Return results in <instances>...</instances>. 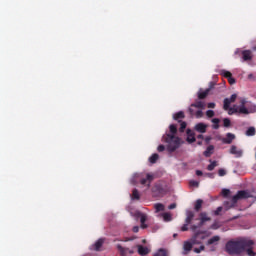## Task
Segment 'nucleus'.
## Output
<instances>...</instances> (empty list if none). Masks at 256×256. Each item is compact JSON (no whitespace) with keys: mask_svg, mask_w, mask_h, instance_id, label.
Masks as SVG:
<instances>
[{"mask_svg":"<svg viewBox=\"0 0 256 256\" xmlns=\"http://www.w3.org/2000/svg\"><path fill=\"white\" fill-rule=\"evenodd\" d=\"M255 249V240L251 238L242 237L237 238L236 240H229L225 245V251L228 255H248L256 256Z\"/></svg>","mask_w":256,"mask_h":256,"instance_id":"1","label":"nucleus"},{"mask_svg":"<svg viewBox=\"0 0 256 256\" xmlns=\"http://www.w3.org/2000/svg\"><path fill=\"white\" fill-rule=\"evenodd\" d=\"M203 207V201L201 199L196 200L194 209L195 211L199 212L201 211V208Z\"/></svg>","mask_w":256,"mask_h":256,"instance_id":"25","label":"nucleus"},{"mask_svg":"<svg viewBox=\"0 0 256 256\" xmlns=\"http://www.w3.org/2000/svg\"><path fill=\"white\" fill-rule=\"evenodd\" d=\"M242 59L243 61H251V59H253V53L251 52V50H243Z\"/></svg>","mask_w":256,"mask_h":256,"instance_id":"10","label":"nucleus"},{"mask_svg":"<svg viewBox=\"0 0 256 256\" xmlns=\"http://www.w3.org/2000/svg\"><path fill=\"white\" fill-rule=\"evenodd\" d=\"M216 167H217V161H213V162H211V164H209L207 166V170L208 171H213Z\"/></svg>","mask_w":256,"mask_h":256,"instance_id":"32","label":"nucleus"},{"mask_svg":"<svg viewBox=\"0 0 256 256\" xmlns=\"http://www.w3.org/2000/svg\"><path fill=\"white\" fill-rule=\"evenodd\" d=\"M191 107H194L195 109H205V102L196 101L195 103L191 104Z\"/></svg>","mask_w":256,"mask_h":256,"instance_id":"20","label":"nucleus"},{"mask_svg":"<svg viewBox=\"0 0 256 256\" xmlns=\"http://www.w3.org/2000/svg\"><path fill=\"white\" fill-rule=\"evenodd\" d=\"M230 103H235L237 100V94H232L230 98H228Z\"/></svg>","mask_w":256,"mask_h":256,"instance_id":"46","label":"nucleus"},{"mask_svg":"<svg viewBox=\"0 0 256 256\" xmlns=\"http://www.w3.org/2000/svg\"><path fill=\"white\" fill-rule=\"evenodd\" d=\"M234 139H235V134L227 133L226 138H224L223 142L226 143L227 145H231Z\"/></svg>","mask_w":256,"mask_h":256,"instance_id":"16","label":"nucleus"},{"mask_svg":"<svg viewBox=\"0 0 256 256\" xmlns=\"http://www.w3.org/2000/svg\"><path fill=\"white\" fill-rule=\"evenodd\" d=\"M162 217H163L164 221H166V222H169V221H171V219H172L171 214H170V213H167V212L163 213V214H162Z\"/></svg>","mask_w":256,"mask_h":256,"instance_id":"33","label":"nucleus"},{"mask_svg":"<svg viewBox=\"0 0 256 256\" xmlns=\"http://www.w3.org/2000/svg\"><path fill=\"white\" fill-rule=\"evenodd\" d=\"M200 241H204V239H207V236H205V233L200 234L199 238Z\"/></svg>","mask_w":256,"mask_h":256,"instance_id":"53","label":"nucleus"},{"mask_svg":"<svg viewBox=\"0 0 256 256\" xmlns=\"http://www.w3.org/2000/svg\"><path fill=\"white\" fill-rule=\"evenodd\" d=\"M215 150V146L210 145L207 147V149L204 151V157H211L213 155V151Z\"/></svg>","mask_w":256,"mask_h":256,"instance_id":"19","label":"nucleus"},{"mask_svg":"<svg viewBox=\"0 0 256 256\" xmlns=\"http://www.w3.org/2000/svg\"><path fill=\"white\" fill-rule=\"evenodd\" d=\"M211 89H213V86H210L208 89H206L203 92H199L198 99H205L207 97V95H209V93L211 92Z\"/></svg>","mask_w":256,"mask_h":256,"instance_id":"18","label":"nucleus"},{"mask_svg":"<svg viewBox=\"0 0 256 256\" xmlns=\"http://www.w3.org/2000/svg\"><path fill=\"white\" fill-rule=\"evenodd\" d=\"M219 177H225L227 175V171L225 169L221 168L218 170Z\"/></svg>","mask_w":256,"mask_h":256,"instance_id":"41","label":"nucleus"},{"mask_svg":"<svg viewBox=\"0 0 256 256\" xmlns=\"http://www.w3.org/2000/svg\"><path fill=\"white\" fill-rule=\"evenodd\" d=\"M231 155H235L236 157H241L243 155V150H239L237 146H231L230 148Z\"/></svg>","mask_w":256,"mask_h":256,"instance_id":"13","label":"nucleus"},{"mask_svg":"<svg viewBox=\"0 0 256 256\" xmlns=\"http://www.w3.org/2000/svg\"><path fill=\"white\" fill-rule=\"evenodd\" d=\"M157 161H159V154L154 153L149 157V163H151L152 165H155Z\"/></svg>","mask_w":256,"mask_h":256,"instance_id":"24","label":"nucleus"},{"mask_svg":"<svg viewBox=\"0 0 256 256\" xmlns=\"http://www.w3.org/2000/svg\"><path fill=\"white\" fill-rule=\"evenodd\" d=\"M237 195H238L239 199L251 198V193H249V191H247V190H240L237 192Z\"/></svg>","mask_w":256,"mask_h":256,"instance_id":"11","label":"nucleus"},{"mask_svg":"<svg viewBox=\"0 0 256 256\" xmlns=\"http://www.w3.org/2000/svg\"><path fill=\"white\" fill-rule=\"evenodd\" d=\"M194 117H196V119H201L203 117V111L202 110H198L195 112Z\"/></svg>","mask_w":256,"mask_h":256,"instance_id":"39","label":"nucleus"},{"mask_svg":"<svg viewBox=\"0 0 256 256\" xmlns=\"http://www.w3.org/2000/svg\"><path fill=\"white\" fill-rule=\"evenodd\" d=\"M255 133H256V130H255V127L253 126L249 127L246 131L247 137H254Z\"/></svg>","mask_w":256,"mask_h":256,"instance_id":"27","label":"nucleus"},{"mask_svg":"<svg viewBox=\"0 0 256 256\" xmlns=\"http://www.w3.org/2000/svg\"><path fill=\"white\" fill-rule=\"evenodd\" d=\"M186 141L188 143H195L196 139H195V134L191 131V129L187 130V138Z\"/></svg>","mask_w":256,"mask_h":256,"instance_id":"15","label":"nucleus"},{"mask_svg":"<svg viewBox=\"0 0 256 256\" xmlns=\"http://www.w3.org/2000/svg\"><path fill=\"white\" fill-rule=\"evenodd\" d=\"M131 199H132L133 201H139V199H141V195L139 194V190L134 189V190L132 191Z\"/></svg>","mask_w":256,"mask_h":256,"instance_id":"22","label":"nucleus"},{"mask_svg":"<svg viewBox=\"0 0 256 256\" xmlns=\"http://www.w3.org/2000/svg\"><path fill=\"white\" fill-rule=\"evenodd\" d=\"M229 193H231V191H230L229 189H223V190H222V195H223L224 197H227V196L229 195Z\"/></svg>","mask_w":256,"mask_h":256,"instance_id":"48","label":"nucleus"},{"mask_svg":"<svg viewBox=\"0 0 256 256\" xmlns=\"http://www.w3.org/2000/svg\"><path fill=\"white\" fill-rule=\"evenodd\" d=\"M170 133L163 136L165 143H167V149L170 153H173L179 149L181 145V138L175 136L177 134V125L171 124L169 126Z\"/></svg>","mask_w":256,"mask_h":256,"instance_id":"2","label":"nucleus"},{"mask_svg":"<svg viewBox=\"0 0 256 256\" xmlns=\"http://www.w3.org/2000/svg\"><path fill=\"white\" fill-rule=\"evenodd\" d=\"M132 231L133 233H139V226H134Z\"/></svg>","mask_w":256,"mask_h":256,"instance_id":"55","label":"nucleus"},{"mask_svg":"<svg viewBox=\"0 0 256 256\" xmlns=\"http://www.w3.org/2000/svg\"><path fill=\"white\" fill-rule=\"evenodd\" d=\"M206 116H207L209 119L215 117V111H213V110H208V111H206Z\"/></svg>","mask_w":256,"mask_h":256,"instance_id":"40","label":"nucleus"},{"mask_svg":"<svg viewBox=\"0 0 256 256\" xmlns=\"http://www.w3.org/2000/svg\"><path fill=\"white\" fill-rule=\"evenodd\" d=\"M152 193L156 195V197H159V195H165L167 193V190L165 189V185L161 182H157L152 187Z\"/></svg>","mask_w":256,"mask_h":256,"instance_id":"4","label":"nucleus"},{"mask_svg":"<svg viewBox=\"0 0 256 256\" xmlns=\"http://www.w3.org/2000/svg\"><path fill=\"white\" fill-rule=\"evenodd\" d=\"M194 129L197 133H207V124L200 122L195 125Z\"/></svg>","mask_w":256,"mask_h":256,"instance_id":"8","label":"nucleus"},{"mask_svg":"<svg viewBox=\"0 0 256 256\" xmlns=\"http://www.w3.org/2000/svg\"><path fill=\"white\" fill-rule=\"evenodd\" d=\"M231 103L232 102L229 100V98L224 99V106H223L224 111H229V108L231 107Z\"/></svg>","mask_w":256,"mask_h":256,"instance_id":"29","label":"nucleus"},{"mask_svg":"<svg viewBox=\"0 0 256 256\" xmlns=\"http://www.w3.org/2000/svg\"><path fill=\"white\" fill-rule=\"evenodd\" d=\"M205 176L209 177V179H215V174L213 173H206Z\"/></svg>","mask_w":256,"mask_h":256,"instance_id":"51","label":"nucleus"},{"mask_svg":"<svg viewBox=\"0 0 256 256\" xmlns=\"http://www.w3.org/2000/svg\"><path fill=\"white\" fill-rule=\"evenodd\" d=\"M154 209H155L156 213H159L161 211H165V205H163L161 203H156L154 205Z\"/></svg>","mask_w":256,"mask_h":256,"instance_id":"26","label":"nucleus"},{"mask_svg":"<svg viewBox=\"0 0 256 256\" xmlns=\"http://www.w3.org/2000/svg\"><path fill=\"white\" fill-rule=\"evenodd\" d=\"M194 218H195V213L193 211H187L185 223H187V225H191Z\"/></svg>","mask_w":256,"mask_h":256,"instance_id":"14","label":"nucleus"},{"mask_svg":"<svg viewBox=\"0 0 256 256\" xmlns=\"http://www.w3.org/2000/svg\"><path fill=\"white\" fill-rule=\"evenodd\" d=\"M206 141H207V143H209V141H211V137H207Z\"/></svg>","mask_w":256,"mask_h":256,"instance_id":"60","label":"nucleus"},{"mask_svg":"<svg viewBox=\"0 0 256 256\" xmlns=\"http://www.w3.org/2000/svg\"><path fill=\"white\" fill-rule=\"evenodd\" d=\"M205 249L204 245H201L199 248H194L193 251L194 253H201Z\"/></svg>","mask_w":256,"mask_h":256,"instance_id":"45","label":"nucleus"},{"mask_svg":"<svg viewBox=\"0 0 256 256\" xmlns=\"http://www.w3.org/2000/svg\"><path fill=\"white\" fill-rule=\"evenodd\" d=\"M103 243H105V241L103 239H98L95 244L92 246L94 251H100L101 247H103Z\"/></svg>","mask_w":256,"mask_h":256,"instance_id":"17","label":"nucleus"},{"mask_svg":"<svg viewBox=\"0 0 256 256\" xmlns=\"http://www.w3.org/2000/svg\"><path fill=\"white\" fill-rule=\"evenodd\" d=\"M179 119H185V112L179 111L173 115L174 121H179Z\"/></svg>","mask_w":256,"mask_h":256,"instance_id":"21","label":"nucleus"},{"mask_svg":"<svg viewBox=\"0 0 256 256\" xmlns=\"http://www.w3.org/2000/svg\"><path fill=\"white\" fill-rule=\"evenodd\" d=\"M196 175H197L198 177H201V176L203 175V171H201V170H196Z\"/></svg>","mask_w":256,"mask_h":256,"instance_id":"56","label":"nucleus"},{"mask_svg":"<svg viewBox=\"0 0 256 256\" xmlns=\"http://www.w3.org/2000/svg\"><path fill=\"white\" fill-rule=\"evenodd\" d=\"M197 139H203V134H199V135L197 136Z\"/></svg>","mask_w":256,"mask_h":256,"instance_id":"59","label":"nucleus"},{"mask_svg":"<svg viewBox=\"0 0 256 256\" xmlns=\"http://www.w3.org/2000/svg\"><path fill=\"white\" fill-rule=\"evenodd\" d=\"M185 129H187V122H180V128H179L180 133H184Z\"/></svg>","mask_w":256,"mask_h":256,"instance_id":"34","label":"nucleus"},{"mask_svg":"<svg viewBox=\"0 0 256 256\" xmlns=\"http://www.w3.org/2000/svg\"><path fill=\"white\" fill-rule=\"evenodd\" d=\"M177 207V204H175V203H172V204H170L169 206H168V209H175Z\"/></svg>","mask_w":256,"mask_h":256,"instance_id":"54","label":"nucleus"},{"mask_svg":"<svg viewBox=\"0 0 256 256\" xmlns=\"http://www.w3.org/2000/svg\"><path fill=\"white\" fill-rule=\"evenodd\" d=\"M247 99L242 98L240 100V107H239V113L242 115H249L251 113H256V105L251 104L250 106H247Z\"/></svg>","mask_w":256,"mask_h":256,"instance_id":"3","label":"nucleus"},{"mask_svg":"<svg viewBox=\"0 0 256 256\" xmlns=\"http://www.w3.org/2000/svg\"><path fill=\"white\" fill-rule=\"evenodd\" d=\"M219 241H221V237L213 236L207 241V245H215V243H219Z\"/></svg>","mask_w":256,"mask_h":256,"instance_id":"23","label":"nucleus"},{"mask_svg":"<svg viewBox=\"0 0 256 256\" xmlns=\"http://www.w3.org/2000/svg\"><path fill=\"white\" fill-rule=\"evenodd\" d=\"M248 77H249V79H251L253 77V74L248 75Z\"/></svg>","mask_w":256,"mask_h":256,"instance_id":"61","label":"nucleus"},{"mask_svg":"<svg viewBox=\"0 0 256 256\" xmlns=\"http://www.w3.org/2000/svg\"><path fill=\"white\" fill-rule=\"evenodd\" d=\"M153 179H155V176L153 174L146 175V178H142L140 180L141 185H146L149 189L151 187V183H153Z\"/></svg>","mask_w":256,"mask_h":256,"instance_id":"7","label":"nucleus"},{"mask_svg":"<svg viewBox=\"0 0 256 256\" xmlns=\"http://www.w3.org/2000/svg\"><path fill=\"white\" fill-rule=\"evenodd\" d=\"M208 109H215V103L210 102L207 104Z\"/></svg>","mask_w":256,"mask_h":256,"instance_id":"50","label":"nucleus"},{"mask_svg":"<svg viewBox=\"0 0 256 256\" xmlns=\"http://www.w3.org/2000/svg\"><path fill=\"white\" fill-rule=\"evenodd\" d=\"M222 74H223V77H225L226 79H230V77H233V74H231V72L227 70H223Z\"/></svg>","mask_w":256,"mask_h":256,"instance_id":"36","label":"nucleus"},{"mask_svg":"<svg viewBox=\"0 0 256 256\" xmlns=\"http://www.w3.org/2000/svg\"><path fill=\"white\" fill-rule=\"evenodd\" d=\"M154 256H167V252L164 249H160Z\"/></svg>","mask_w":256,"mask_h":256,"instance_id":"42","label":"nucleus"},{"mask_svg":"<svg viewBox=\"0 0 256 256\" xmlns=\"http://www.w3.org/2000/svg\"><path fill=\"white\" fill-rule=\"evenodd\" d=\"M137 249H138L139 255L141 256L149 255V253H151V249H149L147 246L138 245Z\"/></svg>","mask_w":256,"mask_h":256,"instance_id":"9","label":"nucleus"},{"mask_svg":"<svg viewBox=\"0 0 256 256\" xmlns=\"http://www.w3.org/2000/svg\"><path fill=\"white\" fill-rule=\"evenodd\" d=\"M188 111H189L190 117H195V113L197 112V111H195V107H192L190 105Z\"/></svg>","mask_w":256,"mask_h":256,"instance_id":"38","label":"nucleus"},{"mask_svg":"<svg viewBox=\"0 0 256 256\" xmlns=\"http://www.w3.org/2000/svg\"><path fill=\"white\" fill-rule=\"evenodd\" d=\"M221 211H223V207L219 206L215 211H214V215L217 217L219 215H221Z\"/></svg>","mask_w":256,"mask_h":256,"instance_id":"43","label":"nucleus"},{"mask_svg":"<svg viewBox=\"0 0 256 256\" xmlns=\"http://www.w3.org/2000/svg\"><path fill=\"white\" fill-rule=\"evenodd\" d=\"M189 185L190 187H199V182L195 180H190Z\"/></svg>","mask_w":256,"mask_h":256,"instance_id":"44","label":"nucleus"},{"mask_svg":"<svg viewBox=\"0 0 256 256\" xmlns=\"http://www.w3.org/2000/svg\"><path fill=\"white\" fill-rule=\"evenodd\" d=\"M197 229H199V226H197V225L191 226V231H197Z\"/></svg>","mask_w":256,"mask_h":256,"instance_id":"57","label":"nucleus"},{"mask_svg":"<svg viewBox=\"0 0 256 256\" xmlns=\"http://www.w3.org/2000/svg\"><path fill=\"white\" fill-rule=\"evenodd\" d=\"M157 151L159 153H163V151H165V145H163V144L159 145L158 148H157Z\"/></svg>","mask_w":256,"mask_h":256,"instance_id":"47","label":"nucleus"},{"mask_svg":"<svg viewBox=\"0 0 256 256\" xmlns=\"http://www.w3.org/2000/svg\"><path fill=\"white\" fill-rule=\"evenodd\" d=\"M142 243H147V240L143 239V240H142Z\"/></svg>","mask_w":256,"mask_h":256,"instance_id":"62","label":"nucleus"},{"mask_svg":"<svg viewBox=\"0 0 256 256\" xmlns=\"http://www.w3.org/2000/svg\"><path fill=\"white\" fill-rule=\"evenodd\" d=\"M203 233H207V231H197L190 239V243L192 245H201V241L199 240V237L203 235Z\"/></svg>","mask_w":256,"mask_h":256,"instance_id":"5","label":"nucleus"},{"mask_svg":"<svg viewBox=\"0 0 256 256\" xmlns=\"http://www.w3.org/2000/svg\"><path fill=\"white\" fill-rule=\"evenodd\" d=\"M138 217H140L141 228L147 229V224H145V222L147 221V214L139 212Z\"/></svg>","mask_w":256,"mask_h":256,"instance_id":"12","label":"nucleus"},{"mask_svg":"<svg viewBox=\"0 0 256 256\" xmlns=\"http://www.w3.org/2000/svg\"><path fill=\"white\" fill-rule=\"evenodd\" d=\"M181 231H189V224L187 222L181 227Z\"/></svg>","mask_w":256,"mask_h":256,"instance_id":"49","label":"nucleus"},{"mask_svg":"<svg viewBox=\"0 0 256 256\" xmlns=\"http://www.w3.org/2000/svg\"><path fill=\"white\" fill-rule=\"evenodd\" d=\"M235 113H239V109L237 108H228V115H235Z\"/></svg>","mask_w":256,"mask_h":256,"instance_id":"35","label":"nucleus"},{"mask_svg":"<svg viewBox=\"0 0 256 256\" xmlns=\"http://www.w3.org/2000/svg\"><path fill=\"white\" fill-rule=\"evenodd\" d=\"M239 195L236 194L232 197L231 201H227L224 203L226 209H232V207H235L237 205V202L239 201Z\"/></svg>","mask_w":256,"mask_h":256,"instance_id":"6","label":"nucleus"},{"mask_svg":"<svg viewBox=\"0 0 256 256\" xmlns=\"http://www.w3.org/2000/svg\"><path fill=\"white\" fill-rule=\"evenodd\" d=\"M221 120H219V118H213L212 119V128L213 129H219V123H220Z\"/></svg>","mask_w":256,"mask_h":256,"instance_id":"31","label":"nucleus"},{"mask_svg":"<svg viewBox=\"0 0 256 256\" xmlns=\"http://www.w3.org/2000/svg\"><path fill=\"white\" fill-rule=\"evenodd\" d=\"M205 223H206V222H203V220L200 219V222H199V224H198V227H203V225H205Z\"/></svg>","mask_w":256,"mask_h":256,"instance_id":"58","label":"nucleus"},{"mask_svg":"<svg viewBox=\"0 0 256 256\" xmlns=\"http://www.w3.org/2000/svg\"><path fill=\"white\" fill-rule=\"evenodd\" d=\"M223 125L224 127H231V120L229 118H224Z\"/></svg>","mask_w":256,"mask_h":256,"instance_id":"37","label":"nucleus"},{"mask_svg":"<svg viewBox=\"0 0 256 256\" xmlns=\"http://www.w3.org/2000/svg\"><path fill=\"white\" fill-rule=\"evenodd\" d=\"M228 82L230 83V85H234V83H235V78H233V76L230 77V78H228Z\"/></svg>","mask_w":256,"mask_h":256,"instance_id":"52","label":"nucleus"},{"mask_svg":"<svg viewBox=\"0 0 256 256\" xmlns=\"http://www.w3.org/2000/svg\"><path fill=\"white\" fill-rule=\"evenodd\" d=\"M254 51H256V47L254 48Z\"/></svg>","mask_w":256,"mask_h":256,"instance_id":"64","label":"nucleus"},{"mask_svg":"<svg viewBox=\"0 0 256 256\" xmlns=\"http://www.w3.org/2000/svg\"><path fill=\"white\" fill-rule=\"evenodd\" d=\"M184 251H191V249H193V244L192 242L189 241H185L184 242V246H183Z\"/></svg>","mask_w":256,"mask_h":256,"instance_id":"28","label":"nucleus"},{"mask_svg":"<svg viewBox=\"0 0 256 256\" xmlns=\"http://www.w3.org/2000/svg\"><path fill=\"white\" fill-rule=\"evenodd\" d=\"M200 219L202 220V222L206 223L207 221H211V217L207 216V212L200 213Z\"/></svg>","mask_w":256,"mask_h":256,"instance_id":"30","label":"nucleus"},{"mask_svg":"<svg viewBox=\"0 0 256 256\" xmlns=\"http://www.w3.org/2000/svg\"><path fill=\"white\" fill-rule=\"evenodd\" d=\"M173 237H177V234H174Z\"/></svg>","mask_w":256,"mask_h":256,"instance_id":"63","label":"nucleus"}]
</instances>
